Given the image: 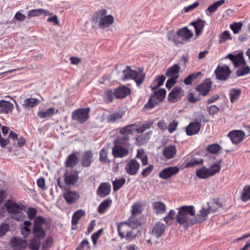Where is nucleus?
Wrapping results in <instances>:
<instances>
[{"label": "nucleus", "mask_w": 250, "mask_h": 250, "mask_svg": "<svg viewBox=\"0 0 250 250\" xmlns=\"http://www.w3.org/2000/svg\"><path fill=\"white\" fill-rule=\"evenodd\" d=\"M178 212L176 216L178 223L188 227L195 224V209L193 206H183L178 208Z\"/></svg>", "instance_id": "nucleus-1"}, {"label": "nucleus", "mask_w": 250, "mask_h": 250, "mask_svg": "<svg viewBox=\"0 0 250 250\" xmlns=\"http://www.w3.org/2000/svg\"><path fill=\"white\" fill-rule=\"evenodd\" d=\"M114 18L107 15V11L103 9L96 11L92 18V22L101 29H104L111 26L114 22Z\"/></svg>", "instance_id": "nucleus-2"}, {"label": "nucleus", "mask_w": 250, "mask_h": 250, "mask_svg": "<svg viewBox=\"0 0 250 250\" xmlns=\"http://www.w3.org/2000/svg\"><path fill=\"white\" fill-rule=\"evenodd\" d=\"M5 208L11 218L19 221H22L26 218L22 211H25L26 208L21 203L8 201L5 204Z\"/></svg>", "instance_id": "nucleus-3"}, {"label": "nucleus", "mask_w": 250, "mask_h": 250, "mask_svg": "<svg viewBox=\"0 0 250 250\" xmlns=\"http://www.w3.org/2000/svg\"><path fill=\"white\" fill-rule=\"evenodd\" d=\"M222 160H220L214 164L209 168L203 167L196 171V174L197 177L201 179H206L214 175L220 171L221 167L220 164Z\"/></svg>", "instance_id": "nucleus-4"}, {"label": "nucleus", "mask_w": 250, "mask_h": 250, "mask_svg": "<svg viewBox=\"0 0 250 250\" xmlns=\"http://www.w3.org/2000/svg\"><path fill=\"white\" fill-rule=\"evenodd\" d=\"M45 224V220L42 216L35 218L33 223L32 233L35 237L43 239L45 236V231L43 226Z\"/></svg>", "instance_id": "nucleus-5"}, {"label": "nucleus", "mask_w": 250, "mask_h": 250, "mask_svg": "<svg viewBox=\"0 0 250 250\" xmlns=\"http://www.w3.org/2000/svg\"><path fill=\"white\" fill-rule=\"evenodd\" d=\"M123 80L126 81L128 79H133L135 81L137 85H140L145 80L144 74H139L137 71L131 69L130 67L126 66L123 71Z\"/></svg>", "instance_id": "nucleus-6"}, {"label": "nucleus", "mask_w": 250, "mask_h": 250, "mask_svg": "<svg viewBox=\"0 0 250 250\" xmlns=\"http://www.w3.org/2000/svg\"><path fill=\"white\" fill-rule=\"evenodd\" d=\"M135 125L131 124L127 125L120 129V133L122 136H119L116 140L117 143L119 144H125L129 139V135L135 133Z\"/></svg>", "instance_id": "nucleus-7"}, {"label": "nucleus", "mask_w": 250, "mask_h": 250, "mask_svg": "<svg viewBox=\"0 0 250 250\" xmlns=\"http://www.w3.org/2000/svg\"><path fill=\"white\" fill-rule=\"evenodd\" d=\"M90 108H79L72 112V118L81 124L84 123L89 118Z\"/></svg>", "instance_id": "nucleus-8"}, {"label": "nucleus", "mask_w": 250, "mask_h": 250, "mask_svg": "<svg viewBox=\"0 0 250 250\" xmlns=\"http://www.w3.org/2000/svg\"><path fill=\"white\" fill-rule=\"evenodd\" d=\"M208 208H206L205 207L202 206L197 214L196 215L195 214L194 220L195 224L205 221L210 211L211 212H215L216 211L217 209L210 207V206H209L208 203Z\"/></svg>", "instance_id": "nucleus-9"}, {"label": "nucleus", "mask_w": 250, "mask_h": 250, "mask_svg": "<svg viewBox=\"0 0 250 250\" xmlns=\"http://www.w3.org/2000/svg\"><path fill=\"white\" fill-rule=\"evenodd\" d=\"M216 79L219 81H225L229 77L231 71L227 65L218 66L215 70Z\"/></svg>", "instance_id": "nucleus-10"}, {"label": "nucleus", "mask_w": 250, "mask_h": 250, "mask_svg": "<svg viewBox=\"0 0 250 250\" xmlns=\"http://www.w3.org/2000/svg\"><path fill=\"white\" fill-rule=\"evenodd\" d=\"M9 138H10L13 141L12 145L8 147L9 151L13 147L17 146L22 147L25 143V139L24 137H21L19 138L17 134L12 131L9 133Z\"/></svg>", "instance_id": "nucleus-11"}, {"label": "nucleus", "mask_w": 250, "mask_h": 250, "mask_svg": "<svg viewBox=\"0 0 250 250\" xmlns=\"http://www.w3.org/2000/svg\"><path fill=\"white\" fill-rule=\"evenodd\" d=\"M140 167L139 162L135 159H132L126 164L125 169L128 174L135 175L138 173Z\"/></svg>", "instance_id": "nucleus-12"}, {"label": "nucleus", "mask_w": 250, "mask_h": 250, "mask_svg": "<svg viewBox=\"0 0 250 250\" xmlns=\"http://www.w3.org/2000/svg\"><path fill=\"white\" fill-rule=\"evenodd\" d=\"M245 136V133L241 130H234L230 131L228 134L232 143L234 144H238L242 141Z\"/></svg>", "instance_id": "nucleus-13"}, {"label": "nucleus", "mask_w": 250, "mask_h": 250, "mask_svg": "<svg viewBox=\"0 0 250 250\" xmlns=\"http://www.w3.org/2000/svg\"><path fill=\"white\" fill-rule=\"evenodd\" d=\"M11 247L14 250H21L27 247V242L19 237H13L10 241Z\"/></svg>", "instance_id": "nucleus-14"}, {"label": "nucleus", "mask_w": 250, "mask_h": 250, "mask_svg": "<svg viewBox=\"0 0 250 250\" xmlns=\"http://www.w3.org/2000/svg\"><path fill=\"white\" fill-rule=\"evenodd\" d=\"M166 95H151L148 102L144 105V108L152 109L159 103L162 101Z\"/></svg>", "instance_id": "nucleus-15"}, {"label": "nucleus", "mask_w": 250, "mask_h": 250, "mask_svg": "<svg viewBox=\"0 0 250 250\" xmlns=\"http://www.w3.org/2000/svg\"><path fill=\"white\" fill-rule=\"evenodd\" d=\"M179 168L176 166L169 167L164 169L159 174V177L163 179H167L172 175L178 173Z\"/></svg>", "instance_id": "nucleus-16"}, {"label": "nucleus", "mask_w": 250, "mask_h": 250, "mask_svg": "<svg viewBox=\"0 0 250 250\" xmlns=\"http://www.w3.org/2000/svg\"><path fill=\"white\" fill-rule=\"evenodd\" d=\"M115 145L112 149V154L115 158H123L127 156L129 154V150L120 145Z\"/></svg>", "instance_id": "nucleus-17"}, {"label": "nucleus", "mask_w": 250, "mask_h": 250, "mask_svg": "<svg viewBox=\"0 0 250 250\" xmlns=\"http://www.w3.org/2000/svg\"><path fill=\"white\" fill-rule=\"evenodd\" d=\"M177 149L175 146L170 145L164 147L162 154L166 160L172 159L176 155Z\"/></svg>", "instance_id": "nucleus-18"}, {"label": "nucleus", "mask_w": 250, "mask_h": 250, "mask_svg": "<svg viewBox=\"0 0 250 250\" xmlns=\"http://www.w3.org/2000/svg\"><path fill=\"white\" fill-rule=\"evenodd\" d=\"M166 228L164 224L159 221L157 222L151 230V234L156 238H159L164 234Z\"/></svg>", "instance_id": "nucleus-19"}, {"label": "nucleus", "mask_w": 250, "mask_h": 250, "mask_svg": "<svg viewBox=\"0 0 250 250\" xmlns=\"http://www.w3.org/2000/svg\"><path fill=\"white\" fill-rule=\"evenodd\" d=\"M93 153L91 150L84 151L82 155L81 165L83 167H89L93 161Z\"/></svg>", "instance_id": "nucleus-20"}, {"label": "nucleus", "mask_w": 250, "mask_h": 250, "mask_svg": "<svg viewBox=\"0 0 250 250\" xmlns=\"http://www.w3.org/2000/svg\"><path fill=\"white\" fill-rule=\"evenodd\" d=\"M212 83L210 79H206L196 88V91L200 94H208L211 89Z\"/></svg>", "instance_id": "nucleus-21"}, {"label": "nucleus", "mask_w": 250, "mask_h": 250, "mask_svg": "<svg viewBox=\"0 0 250 250\" xmlns=\"http://www.w3.org/2000/svg\"><path fill=\"white\" fill-rule=\"evenodd\" d=\"M201 123L198 122L190 123L187 127L186 133L188 136L197 134L201 128Z\"/></svg>", "instance_id": "nucleus-22"}, {"label": "nucleus", "mask_w": 250, "mask_h": 250, "mask_svg": "<svg viewBox=\"0 0 250 250\" xmlns=\"http://www.w3.org/2000/svg\"><path fill=\"white\" fill-rule=\"evenodd\" d=\"M63 197L66 202L68 204H72L75 203L80 197L78 192L75 191H67L63 195Z\"/></svg>", "instance_id": "nucleus-23"}, {"label": "nucleus", "mask_w": 250, "mask_h": 250, "mask_svg": "<svg viewBox=\"0 0 250 250\" xmlns=\"http://www.w3.org/2000/svg\"><path fill=\"white\" fill-rule=\"evenodd\" d=\"M77 152H75L69 154L64 163L67 167L73 168L79 163V159L77 156Z\"/></svg>", "instance_id": "nucleus-24"}, {"label": "nucleus", "mask_w": 250, "mask_h": 250, "mask_svg": "<svg viewBox=\"0 0 250 250\" xmlns=\"http://www.w3.org/2000/svg\"><path fill=\"white\" fill-rule=\"evenodd\" d=\"M111 186L109 184L102 183L97 189V194L101 197H104L109 194Z\"/></svg>", "instance_id": "nucleus-25"}, {"label": "nucleus", "mask_w": 250, "mask_h": 250, "mask_svg": "<svg viewBox=\"0 0 250 250\" xmlns=\"http://www.w3.org/2000/svg\"><path fill=\"white\" fill-rule=\"evenodd\" d=\"M180 69V66L177 64H175L167 70L166 75L167 77H170L171 78L177 79L179 77L178 74Z\"/></svg>", "instance_id": "nucleus-26"}, {"label": "nucleus", "mask_w": 250, "mask_h": 250, "mask_svg": "<svg viewBox=\"0 0 250 250\" xmlns=\"http://www.w3.org/2000/svg\"><path fill=\"white\" fill-rule=\"evenodd\" d=\"M226 58H229L234 63V65L237 67V65L245 64V60L243 58V53H239L236 56L232 54H229Z\"/></svg>", "instance_id": "nucleus-27"}, {"label": "nucleus", "mask_w": 250, "mask_h": 250, "mask_svg": "<svg viewBox=\"0 0 250 250\" xmlns=\"http://www.w3.org/2000/svg\"><path fill=\"white\" fill-rule=\"evenodd\" d=\"M64 182L68 186L75 185L79 180V173L78 171H75L74 173L68 175H64Z\"/></svg>", "instance_id": "nucleus-28"}, {"label": "nucleus", "mask_w": 250, "mask_h": 250, "mask_svg": "<svg viewBox=\"0 0 250 250\" xmlns=\"http://www.w3.org/2000/svg\"><path fill=\"white\" fill-rule=\"evenodd\" d=\"M13 104L9 102L5 101H0V113L7 114L12 112Z\"/></svg>", "instance_id": "nucleus-29"}, {"label": "nucleus", "mask_w": 250, "mask_h": 250, "mask_svg": "<svg viewBox=\"0 0 250 250\" xmlns=\"http://www.w3.org/2000/svg\"><path fill=\"white\" fill-rule=\"evenodd\" d=\"M31 225V222L27 220L24 221L21 225V233L24 238H27L30 234L31 229L30 227Z\"/></svg>", "instance_id": "nucleus-30"}, {"label": "nucleus", "mask_w": 250, "mask_h": 250, "mask_svg": "<svg viewBox=\"0 0 250 250\" xmlns=\"http://www.w3.org/2000/svg\"><path fill=\"white\" fill-rule=\"evenodd\" d=\"M152 207L155 213L158 214H163L166 211V206L165 203L157 201L152 204Z\"/></svg>", "instance_id": "nucleus-31"}, {"label": "nucleus", "mask_w": 250, "mask_h": 250, "mask_svg": "<svg viewBox=\"0 0 250 250\" xmlns=\"http://www.w3.org/2000/svg\"><path fill=\"white\" fill-rule=\"evenodd\" d=\"M205 23V21H204L199 19L196 21L190 23V24L193 25L195 29L196 36H199L201 34L202 30L204 27Z\"/></svg>", "instance_id": "nucleus-32"}, {"label": "nucleus", "mask_w": 250, "mask_h": 250, "mask_svg": "<svg viewBox=\"0 0 250 250\" xmlns=\"http://www.w3.org/2000/svg\"><path fill=\"white\" fill-rule=\"evenodd\" d=\"M177 34L178 36L182 37L186 41L190 39L193 35V33L190 31L187 27H184L179 30Z\"/></svg>", "instance_id": "nucleus-33"}, {"label": "nucleus", "mask_w": 250, "mask_h": 250, "mask_svg": "<svg viewBox=\"0 0 250 250\" xmlns=\"http://www.w3.org/2000/svg\"><path fill=\"white\" fill-rule=\"evenodd\" d=\"M124 115V112L122 111L112 113L107 116V121L108 123H115L121 119Z\"/></svg>", "instance_id": "nucleus-34"}, {"label": "nucleus", "mask_w": 250, "mask_h": 250, "mask_svg": "<svg viewBox=\"0 0 250 250\" xmlns=\"http://www.w3.org/2000/svg\"><path fill=\"white\" fill-rule=\"evenodd\" d=\"M131 228L127 224V222H122L120 223L117 227V231L118 235L121 238H124V234L126 233L127 231Z\"/></svg>", "instance_id": "nucleus-35"}, {"label": "nucleus", "mask_w": 250, "mask_h": 250, "mask_svg": "<svg viewBox=\"0 0 250 250\" xmlns=\"http://www.w3.org/2000/svg\"><path fill=\"white\" fill-rule=\"evenodd\" d=\"M166 78L163 75L158 76L152 83L150 85L152 90H156L159 87L162 85Z\"/></svg>", "instance_id": "nucleus-36"}, {"label": "nucleus", "mask_w": 250, "mask_h": 250, "mask_svg": "<svg viewBox=\"0 0 250 250\" xmlns=\"http://www.w3.org/2000/svg\"><path fill=\"white\" fill-rule=\"evenodd\" d=\"M85 214L84 210L83 209H79L76 211L73 214L71 220L72 226H76L80 218L83 216Z\"/></svg>", "instance_id": "nucleus-37"}, {"label": "nucleus", "mask_w": 250, "mask_h": 250, "mask_svg": "<svg viewBox=\"0 0 250 250\" xmlns=\"http://www.w3.org/2000/svg\"><path fill=\"white\" fill-rule=\"evenodd\" d=\"M152 132V131H149L137 137L136 140L137 144L138 145H142L145 144L150 139V136Z\"/></svg>", "instance_id": "nucleus-38"}, {"label": "nucleus", "mask_w": 250, "mask_h": 250, "mask_svg": "<svg viewBox=\"0 0 250 250\" xmlns=\"http://www.w3.org/2000/svg\"><path fill=\"white\" fill-rule=\"evenodd\" d=\"M111 203L112 200L110 198L104 200L98 206L97 208L98 212L100 214L104 213Z\"/></svg>", "instance_id": "nucleus-39"}, {"label": "nucleus", "mask_w": 250, "mask_h": 250, "mask_svg": "<svg viewBox=\"0 0 250 250\" xmlns=\"http://www.w3.org/2000/svg\"><path fill=\"white\" fill-rule=\"evenodd\" d=\"M131 90L127 87L123 85L117 88H115L114 91L108 90L106 91V94H130Z\"/></svg>", "instance_id": "nucleus-40"}, {"label": "nucleus", "mask_w": 250, "mask_h": 250, "mask_svg": "<svg viewBox=\"0 0 250 250\" xmlns=\"http://www.w3.org/2000/svg\"><path fill=\"white\" fill-rule=\"evenodd\" d=\"M49 14L50 13H48L47 10H45L43 9H36L29 10L27 13L28 18L30 19L31 17L39 16L42 14Z\"/></svg>", "instance_id": "nucleus-41"}, {"label": "nucleus", "mask_w": 250, "mask_h": 250, "mask_svg": "<svg viewBox=\"0 0 250 250\" xmlns=\"http://www.w3.org/2000/svg\"><path fill=\"white\" fill-rule=\"evenodd\" d=\"M203 159L202 158L196 159L194 157H192L190 160L187 159L185 161V165L186 167H190L198 164H202L203 163Z\"/></svg>", "instance_id": "nucleus-42"}, {"label": "nucleus", "mask_w": 250, "mask_h": 250, "mask_svg": "<svg viewBox=\"0 0 250 250\" xmlns=\"http://www.w3.org/2000/svg\"><path fill=\"white\" fill-rule=\"evenodd\" d=\"M246 64V63L245 61V64L237 65V66L240 67L236 71V75L237 76H242L250 72V67Z\"/></svg>", "instance_id": "nucleus-43"}, {"label": "nucleus", "mask_w": 250, "mask_h": 250, "mask_svg": "<svg viewBox=\"0 0 250 250\" xmlns=\"http://www.w3.org/2000/svg\"><path fill=\"white\" fill-rule=\"evenodd\" d=\"M41 239L35 237L32 238L28 245L29 249L31 250H39L41 245Z\"/></svg>", "instance_id": "nucleus-44"}, {"label": "nucleus", "mask_w": 250, "mask_h": 250, "mask_svg": "<svg viewBox=\"0 0 250 250\" xmlns=\"http://www.w3.org/2000/svg\"><path fill=\"white\" fill-rule=\"evenodd\" d=\"M241 200L243 202H247L250 200V186L244 187L240 196Z\"/></svg>", "instance_id": "nucleus-45"}, {"label": "nucleus", "mask_w": 250, "mask_h": 250, "mask_svg": "<svg viewBox=\"0 0 250 250\" xmlns=\"http://www.w3.org/2000/svg\"><path fill=\"white\" fill-rule=\"evenodd\" d=\"M125 179L124 178L116 179L112 181L113 188L114 191L118 190L125 183Z\"/></svg>", "instance_id": "nucleus-46"}, {"label": "nucleus", "mask_w": 250, "mask_h": 250, "mask_svg": "<svg viewBox=\"0 0 250 250\" xmlns=\"http://www.w3.org/2000/svg\"><path fill=\"white\" fill-rule=\"evenodd\" d=\"M39 100L35 98H28L24 101L23 106L26 108L32 107L38 104Z\"/></svg>", "instance_id": "nucleus-47"}, {"label": "nucleus", "mask_w": 250, "mask_h": 250, "mask_svg": "<svg viewBox=\"0 0 250 250\" xmlns=\"http://www.w3.org/2000/svg\"><path fill=\"white\" fill-rule=\"evenodd\" d=\"M55 114V108L53 107H50L47 109L45 111H40L38 112L39 117L41 118H45L46 117H51Z\"/></svg>", "instance_id": "nucleus-48"}, {"label": "nucleus", "mask_w": 250, "mask_h": 250, "mask_svg": "<svg viewBox=\"0 0 250 250\" xmlns=\"http://www.w3.org/2000/svg\"><path fill=\"white\" fill-rule=\"evenodd\" d=\"M225 0H220L214 2L213 4L209 6L207 9L209 13L214 12L217 8L225 3Z\"/></svg>", "instance_id": "nucleus-49"}, {"label": "nucleus", "mask_w": 250, "mask_h": 250, "mask_svg": "<svg viewBox=\"0 0 250 250\" xmlns=\"http://www.w3.org/2000/svg\"><path fill=\"white\" fill-rule=\"evenodd\" d=\"M127 95H103L104 101L106 103H110L113 101L114 96L116 99H124Z\"/></svg>", "instance_id": "nucleus-50"}, {"label": "nucleus", "mask_w": 250, "mask_h": 250, "mask_svg": "<svg viewBox=\"0 0 250 250\" xmlns=\"http://www.w3.org/2000/svg\"><path fill=\"white\" fill-rule=\"evenodd\" d=\"M140 223L138 219L135 217V216H133L132 215L131 216L129 217L128 219V222L127 224L131 228V229H135L139 226Z\"/></svg>", "instance_id": "nucleus-51"}, {"label": "nucleus", "mask_w": 250, "mask_h": 250, "mask_svg": "<svg viewBox=\"0 0 250 250\" xmlns=\"http://www.w3.org/2000/svg\"><path fill=\"white\" fill-rule=\"evenodd\" d=\"M221 146L218 144H212L208 146L207 149L213 154L217 153L221 149Z\"/></svg>", "instance_id": "nucleus-52"}, {"label": "nucleus", "mask_w": 250, "mask_h": 250, "mask_svg": "<svg viewBox=\"0 0 250 250\" xmlns=\"http://www.w3.org/2000/svg\"><path fill=\"white\" fill-rule=\"evenodd\" d=\"M107 152L104 148H102L100 152V161L102 163H107L110 161L107 158Z\"/></svg>", "instance_id": "nucleus-53"}, {"label": "nucleus", "mask_w": 250, "mask_h": 250, "mask_svg": "<svg viewBox=\"0 0 250 250\" xmlns=\"http://www.w3.org/2000/svg\"><path fill=\"white\" fill-rule=\"evenodd\" d=\"M136 158L141 159L143 166H145L147 164V156L143 151L140 152L139 150H138Z\"/></svg>", "instance_id": "nucleus-54"}, {"label": "nucleus", "mask_w": 250, "mask_h": 250, "mask_svg": "<svg viewBox=\"0 0 250 250\" xmlns=\"http://www.w3.org/2000/svg\"><path fill=\"white\" fill-rule=\"evenodd\" d=\"M242 25L241 22H235L231 24L230 27L234 34H237L241 30Z\"/></svg>", "instance_id": "nucleus-55"}, {"label": "nucleus", "mask_w": 250, "mask_h": 250, "mask_svg": "<svg viewBox=\"0 0 250 250\" xmlns=\"http://www.w3.org/2000/svg\"><path fill=\"white\" fill-rule=\"evenodd\" d=\"M89 248L88 241L87 239H84L81 242L76 250H87Z\"/></svg>", "instance_id": "nucleus-56"}, {"label": "nucleus", "mask_w": 250, "mask_h": 250, "mask_svg": "<svg viewBox=\"0 0 250 250\" xmlns=\"http://www.w3.org/2000/svg\"><path fill=\"white\" fill-rule=\"evenodd\" d=\"M9 226L7 223H3L0 225V236L1 237L5 234L9 230Z\"/></svg>", "instance_id": "nucleus-57"}, {"label": "nucleus", "mask_w": 250, "mask_h": 250, "mask_svg": "<svg viewBox=\"0 0 250 250\" xmlns=\"http://www.w3.org/2000/svg\"><path fill=\"white\" fill-rule=\"evenodd\" d=\"M28 218L30 220L33 219L37 214V210L35 208H29L27 212Z\"/></svg>", "instance_id": "nucleus-58"}, {"label": "nucleus", "mask_w": 250, "mask_h": 250, "mask_svg": "<svg viewBox=\"0 0 250 250\" xmlns=\"http://www.w3.org/2000/svg\"><path fill=\"white\" fill-rule=\"evenodd\" d=\"M10 140H11L10 138H9V136L7 138H0V146L2 148H4L7 145H10V146H11L12 145L13 141L11 142Z\"/></svg>", "instance_id": "nucleus-59"}, {"label": "nucleus", "mask_w": 250, "mask_h": 250, "mask_svg": "<svg viewBox=\"0 0 250 250\" xmlns=\"http://www.w3.org/2000/svg\"><path fill=\"white\" fill-rule=\"evenodd\" d=\"M178 125V122L177 121L174 120L170 122L167 126V129L170 133H172L176 130V128Z\"/></svg>", "instance_id": "nucleus-60"}, {"label": "nucleus", "mask_w": 250, "mask_h": 250, "mask_svg": "<svg viewBox=\"0 0 250 250\" xmlns=\"http://www.w3.org/2000/svg\"><path fill=\"white\" fill-rule=\"evenodd\" d=\"M153 166L152 165H150L147 167L145 168L142 172H141V175L144 177H146L153 170Z\"/></svg>", "instance_id": "nucleus-61"}, {"label": "nucleus", "mask_w": 250, "mask_h": 250, "mask_svg": "<svg viewBox=\"0 0 250 250\" xmlns=\"http://www.w3.org/2000/svg\"><path fill=\"white\" fill-rule=\"evenodd\" d=\"M103 229H100L98 230L96 232L94 233L91 236V239L93 244L95 245L97 243V240L98 239L100 236L102 234Z\"/></svg>", "instance_id": "nucleus-62"}, {"label": "nucleus", "mask_w": 250, "mask_h": 250, "mask_svg": "<svg viewBox=\"0 0 250 250\" xmlns=\"http://www.w3.org/2000/svg\"><path fill=\"white\" fill-rule=\"evenodd\" d=\"M230 38V35L228 31H224L220 36L219 43H222Z\"/></svg>", "instance_id": "nucleus-63"}, {"label": "nucleus", "mask_w": 250, "mask_h": 250, "mask_svg": "<svg viewBox=\"0 0 250 250\" xmlns=\"http://www.w3.org/2000/svg\"><path fill=\"white\" fill-rule=\"evenodd\" d=\"M136 237V234H133V232L132 229H129L128 231H126V233L124 234V238H125L126 240H131Z\"/></svg>", "instance_id": "nucleus-64"}]
</instances>
